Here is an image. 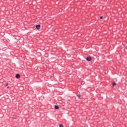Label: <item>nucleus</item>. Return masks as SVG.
<instances>
[{"label": "nucleus", "instance_id": "nucleus-1", "mask_svg": "<svg viewBox=\"0 0 127 127\" xmlns=\"http://www.w3.org/2000/svg\"><path fill=\"white\" fill-rule=\"evenodd\" d=\"M112 86H113V87H117V83H116L115 81H114L112 83Z\"/></svg>", "mask_w": 127, "mask_h": 127}, {"label": "nucleus", "instance_id": "nucleus-2", "mask_svg": "<svg viewBox=\"0 0 127 127\" xmlns=\"http://www.w3.org/2000/svg\"><path fill=\"white\" fill-rule=\"evenodd\" d=\"M86 60L87 61H91V60H92V58L91 57H87Z\"/></svg>", "mask_w": 127, "mask_h": 127}, {"label": "nucleus", "instance_id": "nucleus-3", "mask_svg": "<svg viewBox=\"0 0 127 127\" xmlns=\"http://www.w3.org/2000/svg\"><path fill=\"white\" fill-rule=\"evenodd\" d=\"M36 27L37 28V29H38V30H39V29H40V25H37L36 26Z\"/></svg>", "mask_w": 127, "mask_h": 127}, {"label": "nucleus", "instance_id": "nucleus-4", "mask_svg": "<svg viewBox=\"0 0 127 127\" xmlns=\"http://www.w3.org/2000/svg\"><path fill=\"white\" fill-rule=\"evenodd\" d=\"M16 78H17V79H18V78H19L20 77V75H19V74H17L15 76Z\"/></svg>", "mask_w": 127, "mask_h": 127}, {"label": "nucleus", "instance_id": "nucleus-5", "mask_svg": "<svg viewBox=\"0 0 127 127\" xmlns=\"http://www.w3.org/2000/svg\"><path fill=\"white\" fill-rule=\"evenodd\" d=\"M55 109H56V110H58V109H59V107H58L57 105H55Z\"/></svg>", "mask_w": 127, "mask_h": 127}, {"label": "nucleus", "instance_id": "nucleus-6", "mask_svg": "<svg viewBox=\"0 0 127 127\" xmlns=\"http://www.w3.org/2000/svg\"><path fill=\"white\" fill-rule=\"evenodd\" d=\"M77 97L78 98H80L81 95H80V94H78V95H77Z\"/></svg>", "mask_w": 127, "mask_h": 127}, {"label": "nucleus", "instance_id": "nucleus-7", "mask_svg": "<svg viewBox=\"0 0 127 127\" xmlns=\"http://www.w3.org/2000/svg\"><path fill=\"white\" fill-rule=\"evenodd\" d=\"M60 127H64L63 125H62V124L60 125Z\"/></svg>", "mask_w": 127, "mask_h": 127}, {"label": "nucleus", "instance_id": "nucleus-8", "mask_svg": "<svg viewBox=\"0 0 127 127\" xmlns=\"http://www.w3.org/2000/svg\"><path fill=\"white\" fill-rule=\"evenodd\" d=\"M100 19H103V16H101L100 18Z\"/></svg>", "mask_w": 127, "mask_h": 127}, {"label": "nucleus", "instance_id": "nucleus-9", "mask_svg": "<svg viewBox=\"0 0 127 127\" xmlns=\"http://www.w3.org/2000/svg\"><path fill=\"white\" fill-rule=\"evenodd\" d=\"M6 86H8V83H6Z\"/></svg>", "mask_w": 127, "mask_h": 127}, {"label": "nucleus", "instance_id": "nucleus-10", "mask_svg": "<svg viewBox=\"0 0 127 127\" xmlns=\"http://www.w3.org/2000/svg\"><path fill=\"white\" fill-rule=\"evenodd\" d=\"M7 88H9V87H7Z\"/></svg>", "mask_w": 127, "mask_h": 127}]
</instances>
